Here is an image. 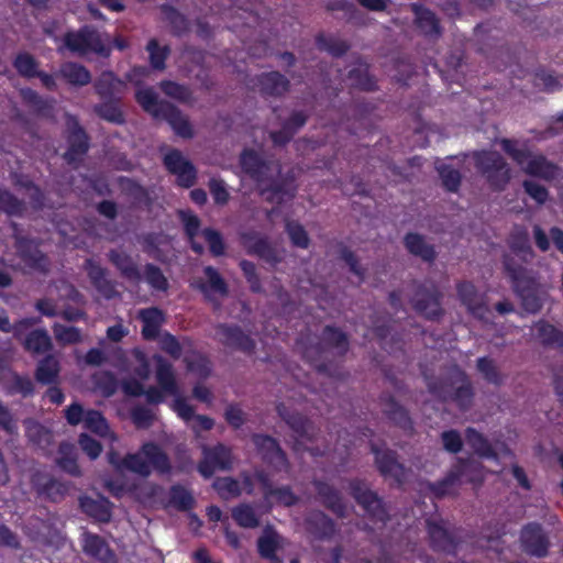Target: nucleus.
<instances>
[{"label":"nucleus","instance_id":"nucleus-1","mask_svg":"<svg viewBox=\"0 0 563 563\" xmlns=\"http://www.w3.org/2000/svg\"><path fill=\"white\" fill-rule=\"evenodd\" d=\"M428 391L442 402H451L461 411L472 408L475 390L465 371L457 365L438 377H426Z\"/></svg>","mask_w":563,"mask_h":563},{"label":"nucleus","instance_id":"nucleus-2","mask_svg":"<svg viewBox=\"0 0 563 563\" xmlns=\"http://www.w3.org/2000/svg\"><path fill=\"white\" fill-rule=\"evenodd\" d=\"M501 266L511 289L520 299L522 309L530 314L538 313L543 306L540 286L532 269L518 263L510 254L501 255Z\"/></svg>","mask_w":563,"mask_h":563},{"label":"nucleus","instance_id":"nucleus-3","mask_svg":"<svg viewBox=\"0 0 563 563\" xmlns=\"http://www.w3.org/2000/svg\"><path fill=\"white\" fill-rule=\"evenodd\" d=\"M121 470H128L143 477L151 474V466L159 474H169L172 464L167 453L156 443L146 442L137 453H128L122 460Z\"/></svg>","mask_w":563,"mask_h":563},{"label":"nucleus","instance_id":"nucleus-4","mask_svg":"<svg viewBox=\"0 0 563 563\" xmlns=\"http://www.w3.org/2000/svg\"><path fill=\"white\" fill-rule=\"evenodd\" d=\"M324 349L335 350L339 356H345L350 349L349 335L340 328L327 324L321 332L320 342L303 350V356L320 373L328 372V365L321 361Z\"/></svg>","mask_w":563,"mask_h":563},{"label":"nucleus","instance_id":"nucleus-5","mask_svg":"<svg viewBox=\"0 0 563 563\" xmlns=\"http://www.w3.org/2000/svg\"><path fill=\"white\" fill-rule=\"evenodd\" d=\"M474 165L477 172L485 177L492 189L501 191L510 181V168L496 151H477L473 154Z\"/></svg>","mask_w":563,"mask_h":563},{"label":"nucleus","instance_id":"nucleus-6","mask_svg":"<svg viewBox=\"0 0 563 563\" xmlns=\"http://www.w3.org/2000/svg\"><path fill=\"white\" fill-rule=\"evenodd\" d=\"M350 495L374 522L386 523L389 520L388 509L382 497L372 490L366 482L352 478L349 482Z\"/></svg>","mask_w":563,"mask_h":563},{"label":"nucleus","instance_id":"nucleus-7","mask_svg":"<svg viewBox=\"0 0 563 563\" xmlns=\"http://www.w3.org/2000/svg\"><path fill=\"white\" fill-rule=\"evenodd\" d=\"M64 44L71 53L79 55L95 53L107 57L110 54V49L104 45L100 33L91 25H84L78 31L66 32Z\"/></svg>","mask_w":563,"mask_h":563},{"label":"nucleus","instance_id":"nucleus-8","mask_svg":"<svg viewBox=\"0 0 563 563\" xmlns=\"http://www.w3.org/2000/svg\"><path fill=\"white\" fill-rule=\"evenodd\" d=\"M415 294L410 299L413 309L428 320H439L444 310L441 306L442 294L434 285L413 283Z\"/></svg>","mask_w":563,"mask_h":563},{"label":"nucleus","instance_id":"nucleus-9","mask_svg":"<svg viewBox=\"0 0 563 563\" xmlns=\"http://www.w3.org/2000/svg\"><path fill=\"white\" fill-rule=\"evenodd\" d=\"M251 441L261 456V460L277 472H287L290 467L286 452L279 442L272 435L253 433Z\"/></svg>","mask_w":563,"mask_h":563},{"label":"nucleus","instance_id":"nucleus-10","mask_svg":"<svg viewBox=\"0 0 563 563\" xmlns=\"http://www.w3.org/2000/svg\"><path fill=\"white\" fill-rule=\"evenodd\" d=\"M519 542L521 550L529 556L543 559L549 555L550 537L539 522L526 523L520 530Z\"/></svg>","mask_w":563,"mask_h":563},{"label":"nucleus","instance_id":"nucleus-11","mask_svg":"<svg viewBox=\"0 0 563 563\" xmlns=\"http://www.w3.org/2000/svg\"><path fill=\"white\" fill-rule=\"evenodd\" d=\"M371 452L375 457V465L385 478H393L398 486L406 483L408 470L398 461V454L390 449H380L375 442H369Z\"/></svg>","mask_w":563,"mask_h":563},{"label":"nucleus","instance_id":"nucleus-12","mask_svg":"<svg viewBox=\"0 0 563 563\" xmlns=\"http://www.w3.org/2000/svg\"><path fill=\"white\" fill-rule=\"evenodd\" d=\"M66 141L68 147L63 158L68 165H77L89 152L90 137L76 118L67 123Z\"/></svg>","mask_w":563,"mask_h":563},{"label":"nucleus","instance_id":"nucleus-13","mask_svg":"<svg viewBox=\"0 0 563 563\" xmlns=\"http://www.w3.org/2000/svg\"><path fill=\"white\" fill-rule=\"evenodd\" d=\"M430 548L435 552L454 555L461 543L455 530L446 528L444 520L428 519L426 521Z\"/></svg>","mask_w":563,"mask_h":563},{"label":"nucleus","instance_id":"nucleus-14","mask_svg":"<svg viewBox=\"0 0 563 563\" xmlns=\"http://www.w3.org/2000/svg\"><path fill=\"white\" fill-rule=\"evenodd\" d=\"M165 168L176 176V184L181 188H190L197 181V168L183 153L173 148L163 157Z\"/></svg>","mask_w":563,"mask_h":563},{"label":"nucleus","instance_id":"nucleus-15","mask_svg":"<svg viewBox=\"0 0 563 563\" xmlns=\"http://www.w3.org/2000/svg\"><path fill=\"white\" fill-rule=\"evenodd\" d=\"M202 454L197 468L205 478L211 477L217 470L229 471L232 467V451L222 443L203 446Z\"/></svg>","mask_w":563,"mask_h":563},{"label":"nucleus","instance_id":"nucleus-16","mask_svg":"<svg viewBox=\"0 0 563 563\" xmlns=\"http://www.w3.org/2000/svg\"><path fill=\"white\" fill-rule=\"evenodd\" d=\"M239 163L242 172L257 186L268 181L273 162L264 158L254 148H244L240 154Z\"/></svg>","mask_w":563,"mask_h":563},{"label":"nucleus","instance_id":"nucleus-17","mask_svg":"<svg viewBox=\"0 0 563 563\" xmlns=\"http://www.w3.org/2000/svg\"><path fill=\"white\" fill-rule=\"evenodd\" d=\"M506 244L509 252L504 254L512 255L523 266L530 264L536 257L529 231L525 225L515 224L506 239Z\"/></svg>","mask_w":563,"mask_h":563},{"label":"nucleus","instance_id":"nucleus-18","mask_svg":"<svg viewBox=\"0 0 563 563\" xmlns=\"http://www.w3.org/2000/svg\"><path fill=\"white\" fill-rule=\"evenodd\" d=\"M276 412L294 432L297 440L309 442L314 440L317 429L307 416L288 408L284 402L277 404Z\"/></svg>","mask_w":563,"mask_h":563},{"label":"nucleus","instance_id":"nucleus-19","mask_svg":"<svg viewBox=\"0 0 563 563\" xmlns=\"http://www.w3.org/2000/svg\"><path fill=\"white\" fill-rule=\"evenodd\" d=\"M219 342L224 346L252 354L255 351V341L236 324L219 323L216 328Z\"/></svg>","mask_w":563,"mask_h":563},{"label":"nucleus","instance_id":"nucleus-20","mask_svg":"<svg viewBox=\"0 0 563 563\" xmlns=\"http://www.w3.org/2000/svg\"><path fill=\"white\" fill-rule=\"evenodd\" d=\"M32 485L40 498L52 503L62 501L70 489V483L62 482L44 473L34 474L32 476Z\"/></svg>","mask_w":563,"mask_h":563},{"label":"nucleus","instance_id":"nucleus-21","mask_svg":"<svg viewBox=\"0 0 563 563\" xmlns=\"http://www.w3.org/2000/svg\"><path fill=\"white\" fill-rule=\"evenodd\" d=\"M203 274L206 279L199 278L191 285L195 289L200 291L207 301L219 305L214 295L227 297L229 295V286L225 279L221 276L217 268L213 266H205Z\"/></svg>","mask_w":563,"mask_h":563},{"label":"nucleus","instance_id":"nucleus-22","mask_svg":"<svg viewBox=\"0 0 563 563\" xmlns=\"http://www.w3.org/2000/svg\"><path fill=\"white\" fill-rule=\"evenodd\" d=\"M241 240L249 255H255L271 265L280 263L282 258L277 250L266 236H262L255 231H250L242 233Z\"/></svg>","mask_w":563,"mask_h":563},{"label":"nucleus","instance_id":"nucleus-23","mask_svg":"<svg viewBox=\"0 0 563 563\" xmlns=\"http://www.w3.org/2000/svg\"><path fill=\"white\" fill-rule=\"evenodd\" d=\"M312 486L320 503L340 519L347 516V506L341 492L323 479H313Z\"/></svg>","mask_w":563,"mask_h":563},{"label":"nucleus","instance_id":"nucleus-24","mask_svg":"<svg viewBox=\"0 0 563 563\" xmlns=\"http://www.w3.org/2000/svg\"><path fill=\"white\" fill-rule=\"evenodd\" d=\"M15 247L19 258L25 266L40 273L48 272L49 260L40 250L36 242L27 238H20L16 240Z\"/></svg>","mask_w":563,"mask_h":563},{"label":"nucleus","instance_id":"nucleus-25","mask_svg":"<svg viewBox=\"0 0 563 563\" xmlns=\"http://www.w3.org/2000/svg\"><path fill=\"white\" fill-rule=\"evenodd\" d=\"M471 466V461L459 459L457 463L442 479L428 484L429 492L438 499L452 494L454 486L461 481Z\"/></svg>","mask_w":563,"mask_h":563},{"label":"nucleus","instance_id":"nucleus-26","mask_svg":"<svg viewBox=\"0 0 563 563\" xmlns=\"http://www.w3.org/2000/svg\"><path fill=\"white\" fill-rule=\"evenodd\" d=\"M379 401L384 406L383 413L393 424L400 428L406 433L413 432V421L409 411L400 405L393 395L383 393L379 396Z\"/></svg>","mask_w":563,"mask_h":563},{"label":"nucleus","instance_id":"nucleus-27","mask_svg":"<svg viewBox=\"0 0 563 563\" xmlns=\"http://www.w3.org/2000/svg\"><path fill=\"white\" fill-rule=\"evenodd\" d=\"M85 271L95 289L106 299L110 300L119 296L115 283L108 278V271L92 258L85 261Z\"/></svg>","mask_w":563,"mask_h":563},{"label":"nucleus","instance_id":"nucleus-28","mask_svg":"<svg viewBox=\"0 0 563 563\" xmlns=\"http://www.w3.org/2000/svg\"><path fill=\"white\" fill-rule=\"evenodd\" d=\"M260 187V195L271 203L282 205L286 199L295 197V188H291V180L285 177H275L273 172L269 179Z\"/></svg>","mask_w":563,"mask_h":563},{"label":"nucleus","instance_id":"nucleus-29","mask_svg":"<svg viewBox=\"0 0 563 563\" xmlns=\"http://www.w3.org/2000/svg\"><path fill=\"white\" fill-rule=\"evenodd\" d=\"M306 530L316 540H330L336 531L335 521L322 510H312L305 518Z\"/></svg>","mask_w":563,"mask_h":563},{"label":"nucleus","instance_id":"nucleus-30","mask_svg":"<svg viewBox=\"0 0 563 563\" xmlns=\"http://www.w3.org/2000/svg\"><path fill=\"white\" fill-rule=\"evenodd\" d=\"M84 552L100 563H117V555L108 542L100 536L91 532L82 534Z\"/></svg>","mask_w":563,"mask_h":563},{"label":"nucleus","instance_id":"nucleus-31","mask_svg":"<svg viewBox=\"0 0 563 563\" xmlns=\"http://www.w3.org/2000/svg\"><path fill=\"white\" fill-rule=\"evenodd\" d=\"M457 297L463 306L475 317L482 318L487 312L484 297L472 282L463 280L456 284Z\"/></svg>","mask_w":563,"mask_h":563},{"label":"nucleus","instance_id":"nucleus-32","mask_svg":"<svg viewBox=\"0 0 563 563\" xmlns=\"http://www.w3.org/2000/svg\"><path fill=\"white\" fill-rule=\"evenodd\" d=\"M256 85L263 96L279 98L290 89L289 79L277 70L256 76Z\"/></svg>","mask_w":563,"mask_h":563},{"label":"nucleus","instance_id":"nucleus-33","mask_svg":"<svg viewBox=\"0 0 563 563\" xmlns=\"http://www.w3.org/2000/svg\"><path fill=\"white\" fill-rule=\"evenodd\" d=\"M137 319L142 322L141 334L146 341L156 340L159 336L162 325L166 321L164 311L158 307L140 309Z\"/></svg>","mask_w":563,"mask_h":563},{"label":"nucleus","instance_id":"nucleus-34","mask_svg":"<svg viewBox=\"0 0 563 563\" xmlns=\"http://www.w3.org/2000/svg\"><path fill=\"white\" fill-rule=\"evenodd\" d=\"M417 29L429 38H438L442 34L440 20L430 9L419 4L412 5Z\"/></svg>","mask_w":563,"mask_h":563},{"label":"nucleus","instance_id":"nucleus-35","mask_svg":"<svg viewBox=\"0 0 563 563\" xmlns=\"http://www.w3.org/2000/svg\"><path fill=\"white\" fill-rule=\"evenodd\" d=\"M108 260L126 280L133 283L142 280V273L137 264L126 252L112 249L108 253Z\"/></svg>","mask_w":563,"mask_h":563},{"label":"nucleus","instance_id":"nucleus-36","mask_svg":"<svg viewBox=\"0 0 563 563\" xmlns=\"http://www.w3.org/2000/svg\"><path fill=\"white\" fill-rule=\"evenodd\" d=\"M161 119L165 120L170 125L176 135L183 139L194 137V128L188 117L175 104H165V112Z\"/></svg>","mask_w":563,"mask_h":563},{"label":"nucleus","instance_id":"nucleus-37","mask_svg":"<svg viewBox=\"0 0 563 563\" xmlns=\"http://www.w3.org/2000/svg\"><path fill=\"white\" fill-rule=\"evenodd\" d=\"M560 167L550 162L544 155L532 156L523 166V172L532 177H538L548 181L555 179L560 174Z\"/></svg>","mask_w":563,"mask_h":563},{"label":"nucleus","instance_id":"nucleus-38","mask_svg":"<svg viewBox=\"0 0 563 563\" xmlns=\"http://www.w3.org/2000/svg\"><path fill=\"white\" fill-rule=\"evenodd\" d=\"M79 506L84 514L98 522L108 523L111 520V503L108 498L93 499L82 496L79 498Z\"/></svg>","mask_w":563,"mask_h":563},{"label":"nucleus","instance_id":"nucleus-39","mask_svg":"<svg viewBox=\"0 0 563 563\" xmlns=\"http://www.w3.org/2000/svg\"><path fill=\"white\" fill-rule=\"evenodd\" d=\"M124 87V82L113 71L104 70L93 82L96 93L101 100L120 98L118 95Z\"/></svg>","mask_w":563,"mask_h":563},{"label":"nucleus","instance_id":"nucleus-40","mask_svg":"<svg viewBox=\"0 0 563 563\" xmlns=\"http://www.w3.org/2000/svg\"><path fill=\"white\" fill-rule=\"evenodd\" d=\"M22 101L32 109V111L42 118L54 117V99L43 98L32 88H22L20 90Z\"/></svg>","mask_w":563,"mask_h":563},{"label":"nucleus","instance_id":"nucleus-41","mask_svg":"<svg viewBox=\"0 0 563 563\" xmlns=\"http://www.w3.org/2000/svg\"><path fill=\"white\" fill-rule=\"evenodd\" d=\"M407 251L420 257L422 261L433 263L437 258V251L432 244L426 242L423 235L416 232H408L404 238Z\"/></svg>","mask_w":563,"mask_h":563},{"label":"nucleus","instance_id":"nucleus-42","mask_svg":"<svg viewBox=\"0 0 563 563\" xmlns=\"http://www.w3.org/2000/svg\"><path fill=\"white\" fill-rule=\"evenodd\" d=\"M280 548V537L272 526H266L257 539V552L262 559L278 562L277 551Z\"/></svg>","mask_w":563,"mask_h":563},{"label":"nucleus","instance_id":"nucleus-43","mask_svg":"<svg viewBox=\"0 0 563 563\" xmlns=\"http://www.w3.org/2000/svg\"><path fill=\"white\" fill-rule=\"evenodd\" d=\"M135 100L141 108L155 119H161L165 112V104H172L166 100H159L152 87L136 90Z\"/></svg>","mask_w":563,"mask_h":563},{"label":"nucleus","instance_id":"nucleus-44","mask_svg":"<svg viewBox=\"0 0 563 563\" xmlns=\"http://www.w3.org/2000/svg\"><path fill=\"white\" fill-rule=\"evenodd\" d=\"M536 336L545 347H553L563 353V331L545 320L534 323Z\"/></svg>","mask_w":563,"mask_h":563},{"label":"nucleus","instance_id":"nucleus-45","mask_svg":"<svg viewBox=\"0 0 563 563\" xmlns=\"http://www.w3.org/2000/svg\"><path fill=\"white\" fill-rule=\"evenodd\" d=\"M96 115L109 123L122 125L125 123V115L121 109V98L106 99L93 106Z\"/></svg>","mask_w":563,"mask_h":563},{"label":"nucleus","instance_id":"nucleus-46","mask_svg":"<svg viewBox=\"0 0 563 563\" xmlns=\"http://www.w3.org/2000/svg\"><path fill=\"white\" fill-rule=\"evenodd\" d=\"M156 360V380L161 389L169 395L178 394V386L174 374L173 365L164 357L157 355Z\"/></svg>","mask_w":563,"mask_h":563},{"label":"nucleus","instance_id":"nucleus-47","mask_svg":"<svg viewBox=\"0 0 563 563\" xmlns=\"http://www.w3.org/2000/svg\"><path fill=\"white\" fill-rule=\"evenodd\" d=\"M23 346L27 352L40 355L49 352L53 343L45 329H35L26 334Z\"/></svg>","mask_w":563,"mask_h":563},{"label":"nucleus","instance_id":"nucleus-48","mask_svg":"<svg viewBox=\"0 0 563 563\" xmlns=\"http://www.w3.org/2000/svg\"><path fill=\"white\" fill-rule=\"evenodd\" d=\"M59 75L71 86L82 87L91 81L90 71L78 63L67 62L60 66Z\"/></svg>","mask_w":563,"mask_h":563},{"label":"nucleus","instance_id":"nucleus-49","mask_svg":"<svg viewBox=\"0 0 563 563\" xmlns=\"http://www.w3.org/2000/svg\"><path fill=\"white\" fill-rule=\"evenodd\" d=\"M59 371L58 360L54 355L48 354L37 363L35 379L42 385L54 384L58 378Z\"/></svg>","mask_w":563,"mask_h":563},{"label":"nucleus","instance_id":"nucleus-50","mask_svg":"<svg viewBox=\"0 0 563 563\" xmlns=\"http://www.w3.org/2000/svg\"><path fill=\"white\" fill-rule=\"evenodd\" d=\"M465 439L467 444L473 449V451L481 457L486 459H496L497 453L495 452L493 445L488 441V439L477 431L473 427H468L465 430Z\"/></svg>","mask_w":563,"mask_h":563},{"label":"nucleus","instance_id":"nucleus-51","mask_svg":"<svg viewBox=\"0 0 563 563\" xmlns=\"http://www.w3.org/2000/svg\"><path fill=\"white\" fill-rule=\"evenodd\" d=\"M347 78L351 86L362 91L377 90L375 78L369 74L368 65L360 64L349 70Z\"/></svg>","mask_w":563,"mask_h":563},{"label":"nucleus","instance_id":"nucleus-52","mask_svg":"<svg viewBox=\"0 0 563 563\" xmlns=\"http://www.w3.org/2000/svg\"><path fill=\"white\" fill-rule=\"evenodd\" d=\"M159 10L164 16V20L168 22L172 27V33L176 36H181L189 31V21L180 13L174 5L163 3Z\"/></svg>","mask_w":563,"mask_h":563},{"label":"nucleus","instance_id":"nucleus-53","mask_svg":"<svg viewBox=\"0 0 563 563\" xmlns=\"http://www.w3.org/2000/svg\"><path fill=\"white\" fill-rule=\"evenodd\" d=\"M316 45L319 51L327 52L336 58L345 55L351 48L346 41L333 35H324L323 33H319L316 36Z\"/></svg>","mask_w":563,"mask_h":563},{"label":"nucleus","instance_id":"nucleus-54","mask_svg":"<svg viewBox=\"0 0 563 563\" xmlns=\"http://www.w3.org/2000/svg\"><path fill=\"white\" fill-rule=\"evenodd\" d=\"M196 501L192 494L180 484L172 485L168 494V505L179 511H189Z\"/></svg>","mask_w":563,"mask_h":563},{"label":"nucleus","instance_id":"nucleus-55","mask_svg":"<svg viewBox=\"0 0 563 563\" xmlns=\"http://www.w3.org/2000/svg\"><path fill=\"white\" fill-rule=\"evenodd\" d=\"M374 109H375V107L371 102H365V101L355 102L354 117H355V121L358 122V126H355L354 124H352L349 128V132L353 135H358V130H366L367 132H369L373 126L371 117H372Z\"/></svg>","mask_w":563,"mask_h":563},{"label":"nucleus","instance_id":"nucleus-56","mask_svg":"<svg viewBox=\"0 0 563 563\" xmlns=\"http://www.w3.org/2000/svg\"><path fill=\"white\" fill-rule=\"evenodd\" d=\"M145 48L148 53L151 67L155 70H164L170 54V47L168 45L161 46L156 38H151Z\"/></svg>","mask_w":563,"mask_h":563},{"label":"nucleus","instance_id":"nucleus-57","mask_svg":"<svg viewBox=\"0 0 563 563\" xmlns=\"http://www.w3.org/2000/svg\"><path fill=\"white\" fill-rule=\"evenodd\" d=\"M231 516L241 528L254 529L260 526V519L250 504L243 503L233 507Z\"/></svg>","mask_w":563,"mask_h":563},{"label":"nucleus","instance_id":"nucleus-58","mask_svg":"<svg viewBox=\"0 0 563 563\" xmlns=\"http://www.w3.org/2000/svg\"><path fill=\"white\" fill-rule=\"evenodd\" d=\"M158 86L164 95L178 102L189 103L192 101V91L187 85L165 79Z\"/></svg>","mask_w":563,"mask_h":563},{"label":"nucleus","instance_id":"nucleus-59","mask_svg":"<svg viewBox=\"0 0 563 563\" xmlns=\"http://www.w3.org/2000/svg\"><path fill=\"white\" fill-rule=\"evenodd\" d=\"M142 279L155 291L166 292L169 289L167 277L164 275L163 271L153 263L145 264Z\"/></svg>","mask_w":563,"mask_h":563},{"label":"nucleus","instance_id":"nucleus-60","mask_svg":"<svg viewBox=\"0 0 563 563\" xmlns=\"http://www.w3.org/2000/svg\"><path fill=\"white\" fill-rule=\"evenodd\" d=\"M184 362L189 372L202 379L211 375L212 364L210 360L201 353L192 352L190 355L185 356Z\"/></svg>","mask_w":563,"mask_h":563},{"label":"nucleus","instance_id":"nucleus-61","mask_svg":"<svg viewBox=\"0 0 563 563\" xmlns=\"http://www.w3.org/2000/svg\"><path fill=\"white\" fill-rule=\"evenodd\" d=\"M476 369L482 374L483 378L495 386H500L504 377L498 369L495 361L488 356H482L476 360Z\"/></svg>","mask_w":563,"mask_h":563},{"label":"nucleus","instance_id":"nucleus-62","mask_svg":"<svg viewBox=\"0 0 563 563\" xmlns=\"http://www.w3.org/2000/svg\"><path fill=\"white\" fill-rule=\"evenodd\" d=\"M0 210L10 217H21L25 210V205L10 190L0 187Z\"/></svg>","mask_w":563,"mask_h":563},{"label":"nucleus","instance_id":"nucleus-63","mask_svg":"<svg viewBox=\"0 0 563 563\" xmlns=\"http://www.w3.org/2000/svg\"><path fill=\"white\" fill-rule=\"evenodd\" d=\"M84 428L100 437L109 433V424L103 415L95 409H89L85 413Z\"/></svg>","mask_w":563,"mask_h":563},{"label":"nucleus","instance_id":"nucleus-64","mask_svg":"<svg viewBox=\"0 0 563 563\" xmlns=\"http://www.w3.org/2000/svg\"><path fill=\"white\" fill-rule=\"evenodd\" d=\"M35 388L32 379L27 375L14 373L8 385V394L20 395L23 398L32 397Z\"/></svg>","mask_w":563,"mask_h":563}]
</instances>
